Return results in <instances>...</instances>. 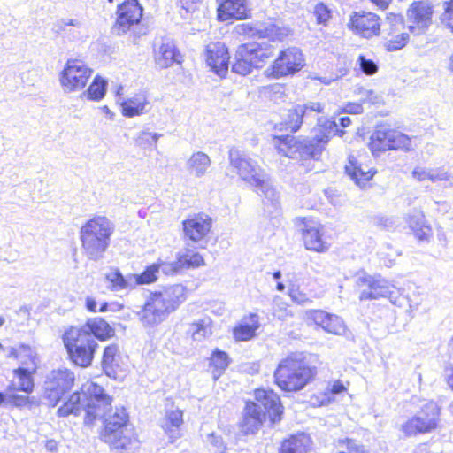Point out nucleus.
Wrapping results in <instances>:
<instances>
[{
    "label": "nucleus",
    "instance_id": "f257e3e1",
    "mask_svg": "<svg viewBox=\"0 0 453 453\" xmlns=\"http://www.w3.org/2000/svg\"><path fill=\"white\" fill-rule=\"evenodd\" d=\"M237 33L249 37L258 38L261 42H250L241 44L235 52L232 64V72L245 76L254 69L262 68L267 59L273 55L274 48L270 42L282 41L287 35L285 28L275 24H242L236 27Z\"/></svg>",
    "mask_w": 453,
    "mask_h": 453
},
{
    "label": "nucleus",
    "instance_id": "f03ea898",
    "mask_svg": "<svg viewBox=\"0 0 453 453\" xmlns=\"http://www.w3.org/2000/svg\"><path fill=\"white\" fill-rule=\"evenodd\" d=\"M334 120L319 119L317 126L311 131V136L296 138L290 134L273 135V142L279 153L289 158L303 162L320 158L330 137L337 132Z\"/></svg>",
    "mask_w": 453,
    "mask_h": 453
},
{
    "label": "nucleus",
    "instance_id": "7ed1b4c3",
    "mask_svg": "<svg viewBox=\"0 0 453 453\" xmlns=\"http://www.w3.org/2000/svg\"><path fill=\"white\" fill-rule=\"evenodd\" d=\"M228 160L231 169L263 196L265 211L270 217L277 218L280 213L279 193L257 162L236 147L229 149Z\"/></svg>",
    "mask_w": 453,
    "mask_h": 453
},
{
    "label": "nucleus",
    "instance_id": "20e7f679",
    "mask_svg": "<svg viewBox=\"0 0 453 453\" xmlns=\"http://www.w3.org/2000/svg\"><path fill=\"white\" fill-rule=\"evenodd\" d=\"M111 402L112 398L105 393L102 386L95 382H86L58 409L57 415L59 418L79 416L84 411V423L91 425L96 418L105 414Z\"/></svg>",
    "mask_w": 453,
    "mask_h": 453
},
{
    "label": "nucleus",
    "instance_id": "39448f33",
    "mask_svg": "<svg viewBox=\"0 0 453 453\" xmlns=\"http://www.w3.org/2000/svg\"><path fill=\"white\" fill-rule=\"evenodd\" d=\"M255 400L246 402L239 422L240 430L245 435L257 434L267 417L273 424L282 418L284 408L280 396L273 389H256Z\"/></svg>",
    "mask_w": 453,
    "mask_h": 453
},
{
    "label": "nucleus",
    "instance_id": "423d86ee",
    "mask_svg": "<svg viewBox=\"0 0 453 453\" xmlns=\"http://www.w3.org/2000/svg\"><path fill=\"white\" fill-rule=\"evenodd\" d=\"M187 299V288L174 284L150 293L142 310L138 313L144 326H154L164 321Z\"/></svg>",
    "mask_w": 453,
    "mask_h": 453
},
{
    "label": "nucleus",
    "instance_id": "0eeeda50",
    "mask_svg": "<svg viewBox=\"0 0 453 453\" xmlns=\"http://www.w3.org/2000/svg\"><path fill=\"white\" fill-rule=\"evenodd\" d=\"M304 352H293L278 364L273 378L276 385L285 392H297L305 388L316 375Z\"/></svg>",
    "mask_w": 453,
    "mask_h": 453
},
{
    "label": "nucleus",
    "instance_id": "6e6552de",
    "mask_svg": "<svg viewBox=\"0 0 453 453\" xmlns=\"http://www.w3.org/2000/svg\"><path fill=\"white\" fill-rule=\"evenodd\" d=\"M111 405L105 414L98 418L104 419V429L102 434L103 440L111 447L118 449H127L134 438L133 429L130 427L129 416L125 408L118 409L114 413Z\"/></svg>",
    "mask_w": 453,
    "mask_h": 453
},
{
    "label": "nucleus",
    "instance_id": "1a4fd4ad",
    "mask_svg": "<svg viewBox=\"0 0 453 453\" xmlns=\"http://www.w3.org/2000/svg\"><path fill=\"white\" fill-rule=\"evenodd\" d=\"M62 339L68 358L73 365L82 368L92 365L98 348L93 335L72 326L64 333Z\"/></svg>",
    "mask_w": 453,
    "mask_h": 453
},
{
    "label": "nucleus",
    "instance_id": "9d476101",
    "mask_svg": "<svg viewBox=\"0 0 453 453\" xmlns=\"http://www.w3.org/2000/svg\"><path fill=\"white\" fill-rule=\"evenodd\" d=\"M369 148L373 155L387 150H401L410 151L411 150V138L399 131L391 129L386 123L377 124L370 137Z\"/></svg>",
    "mask_w": 453,
    "mask_h": 453
},
{
    "label": "nucleus",
    "instance_id": "9b49d317",
    "mask_svg": "<svg viewBox=\"0 0 453 453\" xmlns=\"http://www.w3.org/2000/svg\"><path fill=\"white\" fill-rule=\"evenodd\" d=\"M441 408L434 402L425 403L419 411L401 426L406 437L426 434L435 431L441 423Z\"/></svg>",
    "mask_w": 453,
    "mask_h": 453
},
{
    "label": "nucleus",
    "instance_id": "f8f14e48",
    "mask_svg": "<svg viewBox=\"0 0 453 453\" xmlns=\"http://www.w3.org/2000/svg\"><path fill=\"white\" fill-rule=\"evenodd\" d=\"M75 382L74 372L67 368L50 371L43 382L42 397L49 407H56L63 397L71 391Z\"/></svg>",
    "mask_w": 453,
    "mask_h": 453
},
{
    "label": "nucleus",
    "instance_id": "ddd939ff",
    "mask_svg": "<svg viewBox=\"0 0 453 453\" xmlns=\"http://www.w3.org/2000/svg\"><path fill=\"white\" fill-rule=\"evenodd\" d=\"M324 105L319 102H307L304 104H298L288 110L285 122L280 123L279 129L290 131L291 133L297 132L303 124H312L319 119V114L323 112Z\"/></svg>",
    "mask_w": 453,
    "mask_h": 453
},
{
    "label": "nucleus",
    "instance_id": "4468645a",
    "mask_svg": "<svg viewBox=\"0 0 453 453\" xmlns=\"http://www.w3.org/2000/svg\"><path fill=\"white\" fill-rule=\"evenodd\" d=\"M304 58L300 49L289 47L280 52L273 65L266 69L268 76L275 79L293 75L304 66Z\"/></svg>",
    "mask_w": 453,
    "mask_h": 453
},
{
    "label": "nucleus",
    "instance_id": "2eb2a0df",
    "mask_svg": "<svg viewBox=\"0 0 453 453\" xmlns=\"http://www.w3.org/2000/svg\"><path fill=\"white\" fill-rule=\"evenodd\" d=\"M91 73L92 70L82 60L69 59L60 73L59 81L64 91L70 93L83 88Z\"/></svg>",
    "mask_w": 453,
    "mask_h": 453
},
{
    "label": "nucleus",
    "instance_id": "dca6fc26",
    "mask_svg": "<svg viewBox=\"0 0 453 453\" xmlns=\"http://www.w3.org/2000/svg\"><path fill=\"white\" fill-rule=\"evenodd\" d=\"M347 27L354 35L365 39H371L380 35L381 19L372 12H352Z\"/></svg>",
    "mask_w": 453,
    "mask_h": 453
},
{
    "label": "nucleus",
    "instance_id": "f3484780",
    "mask_svg": "<svg viewBox=\"0 0 453 453\" xmlns=\"http://www.w3.org/2000/svg\"><path fill=\"white\" fill-rule=\"evenodd\" d=\"M434 6L427 1H414L406 11L407 28L414 35L426 33L433 23Z\"/></svg>",
    "mask_w": 453,
    "mask_h": 453
},
{
    "label": "nucleus",
    "instance_id": "a211bd4d",
    "mask_svg": "<svg viewBox=\"0 0 453 453\" xmlns=\"http://www.w3.org/2000/svg\"><path fill=\"white\" fill-rule=\"evenodd\" d=\"M142 11L138 0H125L118 6L117 19L112 27L113 31L120 35L134 30L140 24Z\"/></svg>",
    "mask_w": 453,
    "mask_h": 453
},
{
    "label": "nucleus",
    "instance_id": "6ab92c4d",
    "mask_svg": "<svg viewBox=\"0 0 453 453\" xmlns=\"http://www.w3.org/2000/svg\"><path fill=\"white\" fill-rule=\"evenodd\" d=\"M82 247L90 259L102 257L109 244L111 228H81Z\"/></svg>",
    "mask_w": 453,
    "mask_h": 453
},
{
    "label": "nucleus",
    "instance_id": "aec40b11",
    "mask_svg": "<svg viewBox=\"0 0 453 453\" xmlns=\"http://www.w3.org/2000/svg\"><path fill=\"white\" fill-rule=\"evenodd\" d=\"M363 285L366 286L360 293V300H375L380 297L388 298L391 303H395L394 295L388 283L379 277L366 276L359 279Z\"/></svg>",
    "mask_w": 453,
    "mask_h": 453
},
{
    "label": "nucleus",
    "instance_id": "412c9836",
    "mask_svg": "<svg viewBox=\"0 0 453 453\" xmlns=\"http://www.w3.org/2000/svg\"><path fill=\"white\" fill-rule=\"evenodd\" d=\"M217 17L219 21L245 19L250 16L247 0H217Z\"/></svg>",
    "mask_w": 453,
    "mask_h": 453
},
{
    "label": "nucleus",
    "instance_id": "4be33fe9",
    "mask_svg": "<svg viewBox=\"0 0 453 453\" xmlns=\"http://www.w3.org/2000/svg\"><path fill=\"white\" fill-rule=\"evenodd\" d=\"M229 53L221 42L210 43L206 48V63L219 76H224L228 69Z\"/></svg>",
    "mask_w": 453,
    "mask_h": 453
},
{
    "label": "nucleus",
    "instance_id": "5701e85b",
    "mask_svg": "<svg viewBox=\"0 0 453 453\" xmlns=\"http://www.w3.org/2000/svg\"><path fill=\"white\" fill-rule=\"evenodd\" d=\"M344 170L345 173L360 188H364L377 173L375 169L365 165L353 155L349 156Z\"/></svg>",
    "mask_w": 453,
    "mask_h": 453
},
{
    "label": "nucleus",
    "instance_id": "b1692460",
    "mask_svg": "<svg viewBox=\"0 0 453 453\" xmlns=\"http://www.w3.org/2000/svg\"><path fill=\"white\" fill-rule=\"evenodd\" d=\"M183 424V411L178 408L166 410L164 418H162L160 426L168 437L170 443H174L181 437L180 426Z\"/></svg>",
    "mask_w": 453,
    "mask_h": 453
},
{
    "label": "nucleus",
    "instance_id": "393cba45",
    "mask_svg": "<svg viewBox=\"0 0 453 453\" xmlns=\"http://www.w3.org/2000/svg\"><path fill=\"white\" fill-rule=\"evenodd\" d=\"M155 62L162 69L181 62V55L173 41L170 39L162 41L159 48L155 50Z\"/></svg>",
    "mask_w": 453,
    "mask_h": 453
},
{
    "label": "nucleus",
    "instance_id": "a878e982",
    "mask_svg": "<svg viewBox=\"0 0 453 453\" xmlns=\"http://www.w3.org/2000/svg\"><path fill=\"white\" fill-rule=\"evenodd\" d=\"M119 348L118 344L112 343L104 349L102 357V369L109 378L116 379L119 369Z\"/></svg>",
    "mask_w": 453,
    "mask_h": 453
},
{
    "label": "nucleus",
    "instance_id": "bb28decb",
    "mask_svg": "<svg viewBox=\"0 0 453 453\" xmlns=\"http://www.w3.org/2000/svg\"><path fill=\"white\" fill-rule=\"evenodd\" d=\"M78 328L93 335L96 341H105L114 334L113 328L101 318L88 319L85 325Z\"/></svg>",
    "mask_w": 453,
    "mask_h": 453
},
{
    "label": "nucleus",
    "instance_id": "cd10ccee",
    "mask_svg": "<svg viewBox=\"0 0 453 453\" xmlns=\"http://www.w3.org/2000/svg\"><path fill=\"white\" fill-rule=\"evenodd\" d=\"M259 317L256 313H250L242 323L234 329V336L236 341L244 342L252 339L256 331L259 328Z\"/></svg>",
    "mask_w": 453,
    "mask_h": 453
},
{
    "label": "nucleus",
    "instance_id": "c85d7f7f",
    "mask_svg": "<svg viewBox=\"0 0 453 453\" xmlns=\"http://www.w3.org/2000/svg\"><path fill=\"white\" fill-rule=\"evenodd\" d=\"M149 105L147 97L143 94L135 95L121 103L122 114L127 118L142 115L148 111Z\"/></svg>",
    "mask_w": 453,
    "mask_h": 453
},
{
    "label": "nucleus",
    "instance_id": "c756f323",
    "mask_svg": "<svg viewBox=\"0 0 453 453\" xmlns=\"http://www.w3.org/2000/svg\"><path fill=\"white\" fill-rule=\"evenodd\" d=\"M211 165L210 157L202 151L195 152L187 161V169L191 175L202 178Z\"/></svg>",
    "mask_w": 453,
    "mask_h": 453
},
{
    "label": "nucleus",
    "instance_id": "7c9ffc66",
    "mask_svg": "<svg viewBox=\"0 0 453 453\" xmlns=\"http://www.w3.org/2000/svg\"><path fill=\"white\" fill-rule=\"evenodd\" d=\"M309 441V437L304 434L292 435L283 441L279 453H307Z\"/></svg>",
    "mask_w": 453,
    "mask_h": 453
},
{
    "label": "nucleus",
    "instance_id": "2f4dec72",
    "mask_svg": "<svg viewBox=\"0 0 453 453\" xmlns=\"http://www.w3.org/2000/svg\"><path fill=\"white\" fill-rule=\"evenodd\" d=\"M230 357L226 351L216 349L212 351L210 357V367L211 368V374L214 380L225 372L230 364Z\"/></svg>",
    "mask_w": 453,
    "mask_h": 453
},
{
    "label": "nucleus",
    "instance_id": "473e14b6",
    "mask_svg": "<svg viewBox=\"0 0 453 453\" xmlns=\"http://www.w3.org/2000/svg\"><path fill=\"white\" fill-rule=\"evenodd\" d=\"M311 318L316 325L321 326L326 332L338 334L340 327L338 317L324 311H314Z\"/></svg>",
    "mask_w": 453,
    "mask_h": 453
},
{
    "label": "nucleus",
    "instance_id": "72a5a7b5",
    "mask_svg": "<svg viewBox=\"0 0 453 453\" xmlns=\"http://www.w3.org/2000/svg\"><path fill=\"white\" fill-rule=\"evenodd\" d=\"M106 279L111 283V288L114 291H119L136 287L135 277L129 273L124 276L119 269H114L107 273Z\"/></svg>",
    "mask_w": 453,
    "mask_h": 453
},
{
    "label": "nucleus",
    "instance_id": "f704fd0d",
    "mask_svg": "<svg viewBox=\"0 0 453 453\" xmlns=\"http://www.w3.org/2000/svg\"><path fill=\"white\" fill-rule=\"evenodd\" d=\"M303 239L305 248L309 250L319 252L327 249L319 228H303Z\"/></svg>",
    "mask_w": 453,
    "mask_h": 453
},
{
    "label": "nucleus",
    "instance_id": "c9c22d12",
    "mask_svg": "<svg viewBox=\"0 0 453 453\" xmlns=\"http://www.w3.org/2000/svg\"><path fill=\"white\" fill-rule=\"evenodd\" d=\"M176 258H178L182 270L197 268L204 264L203 257L198 252L189 249L180 250L176 255Z\"/></svg>",
    "mask_w": 453,
    "mask_h": 453
},
{
    "label": "nucleus",
    "instance_id": "e433bc0d",
    "mask_svg": "<svg viewBox=\"0 0 453 453\" xmlns=\"http://www.w3.org/2000/svg\"><path fill=\"white\" fill-rule=\"evenodd\" d=\"M211 322L210 318H204L190 325L188 332L191 334L194 341L202 342L211 334Z\"/></svg>",
    "mask_w": 453,
    "mask_h": 453
},
{
    "label": "nucleus",
    "instance_id": "4c0bfd02",
    "mask_svg": "<svg viewBox=\"0 0 453 453\" xmlns=\"http://www.w3.org/2000/svg\"><path fill=\"white\" fill-rule=\"evenodd\" d=\"M184 236L193 242L195 248H205L211 228H182Z\"/></svg>",
    "mask_w": 453,
    "mask_h": 453
},
{
    "label": "nucleus",
    "instance_id": "58836bf2",
    "mask_svg": "<svg viewBox=\"0 0 453 453\" xmlns=\"http://www.w3.org/2000/svg\"><path fill=\"white\" fill-rule=\"evenodd\" d=\"M106 89L107 81L100 76H96L88 88L85 94L87 95L88 99L91 101H100L104 97Z\"/></svg>",
    "mask_w": 453,
    "mask_h": 453
},
{
    "label": "nucleus",
    "instance_id": "ea45409f",
    "mask_svg": "<svg viewBox=\"0 0 453 453\" xmlns=\"http://www.w3.org/2000/svg\"><path fill=\"white\" fill-rule=\"evenodd\" d=\"M158 265L157 262L145 267L143 272L139 274H134L135 277L136 286L145 285L156 282L159 273Z\"/></svg>",
    "mask_w": 453,
    "mask_h": 453
},
{
    "label": "nucleus",
    "instance_id": "a19ab883",
    "mask_svg": "<svg viewBox=\"0 0 453 453\" xmlns=\"http://www.w3.org/2000/svg\"><path fill=\"white\" fill-rule=\"evenodd\" d=\"M15 375L19 380L17 389L26 393H31L34 388V380L28 369L19 367L15 370Z\"/></svg>",
    "mask_w": 453,
    "mask_h": 453
},
{
    "label": "nucleus",
    "instance_id": "79ce46f5",
    "mask_svg": "<svg viewBox=\"0 0 453 453\" xmlns=\"http://www.w3.org/2000/svg\"><path fill=\"white\" fill-rule=\"evenodd\" d=\"M212 219L204 212L190 215L182 221V226H211Z\"/></svg>",
    "mask_w": 453,
    "mask_h": 453
},
{
    "label": "nucleus",
    "instance_id": "37998d69",
    "mask_svg": "<svg viewBox=\"0 0 453 453\" xmlns=\"http://www.w3.org/2000/svg\"><path fill=\"white\" fill-rule=\"evenodd\" d=\"M354 94H365V97L359 98V101L363 103H370L372 104H380L383 102L382 96L378 94L372 89H366L361 86H355L353 89Z\"/></svg>",
    "mask_w": 453,
    "mask_h": 453
},
{
    "label": "nucleus",
    "instance_id": "c03bdc74",
    "mask_svg": "<svg viewBox=\"0 0 453 453\" xmlns=\"http://www.w3.org/2000/svg\"><path fill=\"white\" fill-rule=\"evenodd\" d=\"M410 40L408 33H400L393 38L388 40L384 46L387 51L400 50L406 46Z\"/></svg>",
    "mask_w": 453,
    "mask_h": 453
},
{
    "label": "nucleus",
    "instance_id": "a18cd8bd",
    "mask_svg": "<svg viewBox=\"0 0 453 453\" xmlns=\"http://www.w3.org/2000/svg\"><path fill=\"white\" fill-rule=\"evenodd\" d=\"M157 264L158 265L159 271L161 270L162 273L167 276L176 275L183 271L178 258L172 262L158 258Z\"/></svg>",
    "mask_w": 453,
    "mask_h": 453
},
{
    "label": "nucleus",
    "instance_id": "49530a36",
    "mask_svg": "<svg viewBox=\"0 0 453 453\" xmlns=\"http://www.w3.org/2000/svg\"><path fill=\"white\" fill-rule=\"evenodd\" d=\"M365 73V75H373L378 72V65L370 58H366L365 56L360 54L357 58L356 67Z\"/></svg>",
    "mask_w": 453,
    "mask_h": 453
},
{
    "label": "nucleus",
    "instance_id": "de8ad7c7",
    "mask_svg": "<svg viewBox=\"0 0 453 453\" xmlns=\"http://www.w3.org/2000/svg\"><path fill=\"white\" fill-rule=\"evenodd\" d=\"M386 23L390 27L388 35H392L405 27L404 17L399 13H388L386 16Z\"/></svg>",
    "mask_w": 453,
    "mask_h": 453
},
{
    "label": "nucleus",
    "instance_id": "09e8293b",
    "mask_svg": "<svg viewBox=\"0 0 453 453\" xmlns=\"http://www.w3.org/2000/svg\"><path fill=\"white\" fill-rule=\"evenodd\" d=\"M444 12L441 16V23L453 33V0L443 4Z\"/></svg>",
    "mask_w": 453,
    "mask_h": 453
},
{
    "label": "nucleus",
    "instance_id": "8fccbe9b",
    "mask_svg": "<svg viewBox=\"0 0 453 453\" xmlns=\"http://www.w3.org/2000/svg\"><path fill=\"white\" fill-rule=\"evenodd\" d=\"M180 4V15L184 19H188L189 14H193L198 10L202 0H179Z\"/></svg>",
    "mask_w": 453,
    "mask_h": 453
},
{
    "label": "nucleus",
    "instance_id": "3c124183",
    "mask_svg": "<svg viewBox=\"0 0 453 453\" xmlns=\"http://www.w3.org/2000/svg\"><path fill=\"white\" fill-rule=\"evenodd\" d=\"M288 295L294 303L300 305H305L312 302L305 293L301 292L299 288H296L294 285L289 288Z\"/></svg>",
    "mask_w": 453,
    "mask_h": 453
},
{
    "label": "nucleus",
    "instance_id": "603ef678",
    "mask_svg": "<svg viewBox=\"0 0 453 453\" xmlns=\"http://www.w3.org/2000/svg\"><path fill=\"white\" fill-rule=\"evenodd\" d=\"M314 15L318 23H326L331 18V11L323 3H319L315 6Z\"/></svg>",
    "mask_w": 453,
    "mask_h": 453
},
{
    "label": "nucleus",
    "instance_id": "864d4df0",
    "mask_svg": "<svg viewBox=\"0 0 453 453\" xmlns=\"http://www.w3.org/2000/svg\"><path fill=\"white\" fill-rule=\"evenodd\" d=\"M411 234L419 243H427L430 242L433 234L431 228H411Z\"/></svg>",
    "mask_w": 453,
    "mask_h": 453
},
{
    "label": "nucleus",
    "instance_id": "5fc2aeb1",
    "mask_svg": "<svg viewBox=\"0 0 453 453\" xmlns=\"http://www.w3.org/2000/svg\"><path fill=\"white\" fill-rule=\"evenodd\" d=\"M363 112L362 103L359 101L358 103H351L348 102L342 105V114H360Z\"/></svg>",
    "mask_w": 453,
    "mask_h": 453
},
{
    "label": "nucleus",
    "instance_id": "6e6d98bb",
    "mask_svg": "<svg viewBox=\"0 0 453 453\" xmlns=\"http://www.w3.org/2000/svg\"><path fill=\"white\" fill-rule=\"evenodd\" d=\"M110 220L104 216H95L91 219L88 220L82 226H109Z\"/></svg>",
    "mask_w": 453,
    "mask_h": 453
},
{
    "label": "nucleus",
    "instance_id": "4d7b16f0",
    "mask_svg": "<svg viewBox=\"0 0 453 453\" xmlns=\"http://www.w3.org/2000/svg\"><path fill=\"white\" fill-rule=\"evenodd\" d=\"M81 25V21L77 19H61L58 23V31L66 33L67 27L72 26L75 27H80Z\"/></svg>",
    "mask_w": 453,
    "mask_h": 453
},
{
    "label": "nucleus",
    "instance_id": "13d9d810",
    "mask_svg": "<svg viewBox=\"0 0 453 453\" xmlns=\"http://www.w3.org/2000/svg\"><path fill=\"white\" fill-rule=\"evenodd\" d=\"M28 396L13 394L9 396V402L15 407H25L27 405Z\"/></svg>",
    "mask_w": 453,
    "mask_h": 453
},
{
    "label": "nucleus",
    "instance_id": "bf43d9fd",
    "mask_svg": "<svg viewBox=\"0 0 453 453\" xmlns=\"http://www.w3.org/2000/svg\"><path fill=\"white\" fill-rule=\"evenodd\" d=\"M208 441L215 448H217L220 452H223L226 449L221 436L211 434L208 436Z\"/></svg>",
    "mask_w": 453,
    "mask_h": 453
},
{
    "label": "nucleus",
    "instance_id": "052dcab7",
    "mask_svg": "<svg viewBox=\"0 0 453 453\" xmlns=\"http://www.w3.org/2000/svg\"><path fill=\"white\" fill-rule=\"evenodd\" d=\"M347 451L342 453H368L363 446L357 445L355 441L346 439Z\"/></svg>",
    "mask_w": 453,
    "mask_h": 453
},
{
    "label": "nucleus",
    "instance_id": "680f3d73",
    "mask_svg": "<svg viewBox=\"0 0 453 453\" xmlns=\"http://www.w3.org/2000/svg\"><path fill=\"white\" fill-rule=\"evenodd\" d=\"M430 173L431 172H427L422 168H415L412 171V176L416 178L418 180L422 181L426 179L430 180Z\"/></svg>",
    "mask_w": 453,
    "mask_h": 453
},
{
    "label": "nucleus",
    "instance_id": "e2e57ef3",
    "mask_svg": "<svg viewBox=\"0 0 453 453\" xmlns=\"http://www.w3.org/2000/svg\"><path fill=\"white\" fill-rule=\"evenodd\" d=\"M137 142L140 145H142V144H148V145L154 144L153 142H152V139H151L150 133L147 132V131H142L139 134L138 139H137Z\"/></svg>",
    "mask_w": 453,
    "mask_h": 453
},
{
    "label": "nucleus",
    "instance_id": "0e129e2a",
    "mask_svg": "<svg viewBox=\"0 0 453 453\" xmlns=\"http://www.w3.org/2000/svg\"><path fill=\"white\" fill-rule=\"evenodd\" d=\"M371 3L379 9L385 10L388 7L392 0H370Z\"/></svg>",
    "mask_w": 453,
    "mask_h": 453
},
{
    "label": "nucleus",
    "instance_id": "69168bd1",
    "mask_svg": "<svg viewBox=\"0 0 453 453\" xmlns=\"http://www.w3.org/2000/svg\"><path fill=\"white\" fill-rule=\"evenodd\" d=\"M325 194L330 203L336 205L338 203V196L335 195L331 189L325 190Z\"/></svg>",
    "mask_w": 453,
    "mask_h": 453
},
{
    "label": "nucleus",
    "instance_id": "338daca9",
    "mask_svg": "<svg viewBox=\"0 0 453 453\" xmlns=\"http://www.w3.org/2000/svg\"><path fill=\"white\" fill-rule=\"evenodd\" d=\"M41 404V399L36 396H28L27 405L29 409L33 407H38Z\"/></svg>",
    "mask_w": 453,
    "mask_h": 453
},
{
    "label": "nucleus",
    "instance_id": "774afa93",
    "mask_svg": "<svg viewBox=\"0 0 453 453\" xmlns=\"http://www.w3.org/2000/svg\"><path fill=\"white\" fill-rule=\"evenodd\" d=\"M445 373H446L447 383L450 387V388L453 390V367L447 368L445 371Z\"/></svg>",
    "mask_w": 453,
    "mask_h": 453
}]
</instances>
